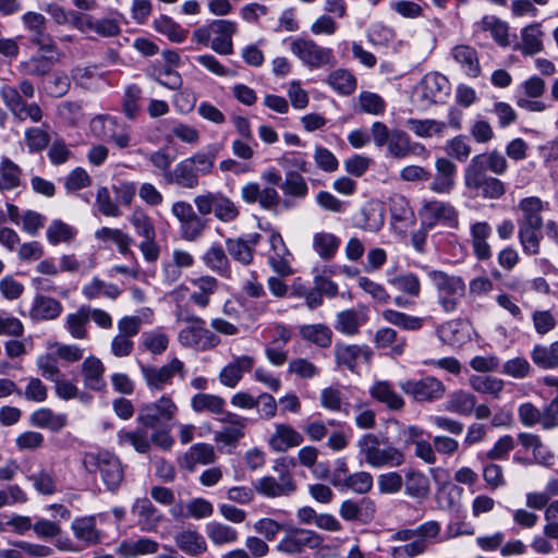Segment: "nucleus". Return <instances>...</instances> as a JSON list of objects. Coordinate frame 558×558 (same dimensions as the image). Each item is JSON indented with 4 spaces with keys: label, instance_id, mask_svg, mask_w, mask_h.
<instances>
[{
    "label": "nucleus",
    "instance_id": "1",
    "mask_svg": "<svg viewBox=\"0 0 558 558\" xmlns=\"http://www.w3.org/2000/svg\"><path fill=\"white\" fill-rule=\"evenodd\" d=\"M0 97L3 105L19 122L29 120L38 123L43 120L44 111L37 102H27L35 97V86L28 78H23L17 86L3 84L0 87Z\"/></svg>",
    "mask_w": 558,
    "mask_h": 558
},
{
    "label": "nucleus",
    "instance_id": "2",
    "mask_svg": "<svg viewBox=\"0 0 558 558\" xmlns=\"http://www.w3.org/2000/svg\"><path fill=\"white\" fill-rule=\"evenodd\" d=\"M215 155L196 153L178 162L171 172L167 173V184L181 189L194 190L199 185V178L211 173Z\"/></svg>",
    "mask_w": 558,
    "mask_h": 558
},
{
    "label": "nucleus",
    "instance_id": "3",
    "mask_svg": "<svg viewBox=\"0 0 558 558\" xmlns=\"http://www.w3.org/2000/svg\"><path fill=\"white\" fill-rule=\"evenodd\" d=\"M356 446L365 463L372 468H399L405 462L403 451L391 445L380 447L379 438L374 434L363 435Z\"/></svg>",
    "mask_w": 558,
    "mask_h": 558
},
{
    "label": "nucleus",
    "instance_id": "4",
    "mask_svg": "<svg viewBox=\"0 0 558 558\" xmlns=\"http://www.w3.org/2000/svg\"><path fill=\"white\" fill-rule=\"evenodd\" d=\"M82 464L90 474L99 471L104 484L111 492L117 490L124 478L120 459L109 451L86 452L82 458Z\"/></svg>",
    "mask_w": 558,
    "mask_h": 558
},
{
    "label": "nucleus",
    "instance_id": "5",
    "mask_svg": "<svg viewBox=\"0 0 558 558\" xmlns=\"http://www.w3.org/2000/svg\"><path fill=\"white\" fill-rule=\"evenodd\" d=\"M290 51L303 65L311 70L332 68L336 57L331 48L323 47L315 40L305 37H290Z\"/></svg>",
    "mask_w": 558,
    "mask_h": 558
},
{
    "label": "nucleus",
    "instance_id": "6",
    "mask_svg": "<svg viewBox=\"0 0 558 558\" xmlns=\"http://www.w3.org/2000/svg\"><path fill=\"white\" fill-rule=\"evenodd\" d=\"M198 214L202 216H214L221 222L230 223L240 217V207L228 195L221 191H205L193 199Z\"/></svg>",
    "mask_w": 558,
    "mask_h": 558
},
{
    "label": "nucleus",
    "instance_id": "7",
    "mask_svg": "<svg viewBox=\"0 0 558 558\" xmlns=\"http://www.w3.org/2000/svg\"><path fill=\"white\" fill-rule=\"evenodd\" d=\"M428 277L437 289L438 304L446 313H453L465 295L466 284L460 276L430 270Z\"/></svg>",
    "mask_w": 558,
    "mask_h": 558
},
{
    "label": "nucleus",
    "instance_id": "8",
    "mask_svg": "<svg viewBox=\"0 0 558 558\" xmlns=\"http://www.w3.org/2000/svg\"><path fill=\"white\" fill-rule=\"evenodd\" d=\"M465 187L476 197L497 201L507 192L506 183L486 171L466 166L463 174Z\"/></svg>",
    "mask_w": 558,
    "mask_h": 558
},
{
    "label": "nucleus",
    "instance_id": "9",
    "mask_svg": "<svg viewBox=\"0 0 558 558\" xmlns=\"http://www.w3.org/2000/svg\"><path fill=\"white\" fill-rule=\"evenodd\" d=\"M274 470L279 473V480L274 476H264L254 483L255 490L268 498L292 495L296 490V484L288 470L286 459H277Z\"/></svg>",
    "mask_w": 558,
    "mask_h": 558
},
{
    "label": "nucleus",
    "instance_id": "10",
    "mask_svg": "<svg viewBox=\"0 0 558 558\" xmlns=\"http://www.w3.org/2000/svg\"><path fill=\"white\" fill-rule=\"evenodd\" d=\"M171 214L179 222V232L183 240L193 242L199 239L207 228V220L194 210L186 201H177L171 206Z\"/></svg>",
    "mask_w": 558,
    "mask_h": 558
},
{
    "label": "nucleus",
    "instance_id": "11",
    "mask_svg": "<svg viewBox=\"0 0 558 558\" xmlns=\"http://www.w3.org/2000/svg\"><path fill=\"white\" fill-rule=\"evenodd\" d=\"M178 407L168 395L158 400L143 404L137 412L136 421L145 428L155 429L172 421L177 415Z\"/></svg>",
    "mask_w": 558,
    "mask_h": 558
},
{
    "label": "nucleus",
    "instance_id": "12",
    "mask_svg": "<svg viewBox=\"0 0 558 558\" xmlns=\"http://www.w3.org/2000/svg\"><path fill=\"white\" fill-rule=\"evenodd\" d=\"M422 229L432 230L437 225L456 228L459 213L449 202L438 199L425 201L418 210Z\"/></svg>",
    "mask_w": 558,
    "mask_h": 558
},
{
    "label": "nucleus",
    "instance_id": "13",
    "mask_svg": "<svg viewBox=\"0 0 558 558\" xmlns=\"http://www.w3.org/2000/svg\"><path fill=\"white\" fill-rule=\"evenodd\" d=\"M399 386L405 395L420 403L439 401L445 397L447 390L445 384L432 375L418 379H407L401 381Z\"/></svg>",
    "mask_w": 558,
    "mask_h": 558
},
{
    "label": "nucleus",
    "instance_id": "14",
    "mask_svg": "<svg viewBox=\"0 0 558 558\" xmlns=\"http://www.w3.org/2000/svg\"><path fill=\"white\" fill-rule=\"evenodd\" d=\"M450 93L449 80L438 72L425 74L416 86V95L422 108L446 102Z\"/></svg>",
    "mask_w": 558,
    "mask_h": 558
},
{
    "label": "nucleus",
    "instance_id": "15",
    "mask_svg": "<svg viewBox=\"0 0 558 558\" xmlns=\"http://www.w3.org/2000/svg\"><path fill=\"white\" fill-rule=\"evenodd\" d=\"M178 341L184 348L201 352L213 350L221 342L220 338L206 327L203 318L182 328L178 333Z\"/></svg>",
    "mask_w": 558,
    "mask_h": 558
},
{
    "label": "nucleus",
    "instance_id": "16",
    "mask_svg": "<svg viewBox=\"0 0 558 558\" xmlns=\"http://www.w3.org/2000/svg\"><path fill=\"white\" fill-rule=\"evenodd\" d=\"M141 373L146 386L151 391H161L166 386L172 385L173 377L179 375L184 378V364L178 357H173L168 364L160 367L140 364Z\"/></svg>",
    "mask_w": 558,
    "mask_h": 558
},
{
    "label": "nucleus",
    "instance_id": "17",
    "mask_svg": "<svg viewBox=\"0 0 558 558\" xmlns=\"http://www.w3.org/2000/svg\"><path fill=\"white\" fill-rule=\"evenodd\" d=\"M323 542L324 537L313 530L293 527L287 531L276 549L284 555H298L305 549L318 548Z\"/></svg>",
    "mask_w": 558,
    "mask_h": 558
},
{
    "label": "nucleus",
    "instance_id": "18",
    "mask_svg": "<svg viewBox=\"0 0 558 558\" xmlns=\"http://www.w3.org/2000/svg\"><path fill=\"white\" fill-rule=\"evenodd\" d=\"M333 355L339 368L356 373L361 361L365 363L371 362L373 352L367 344L337 342L333 348Z\"/></svg>",
    "mask_w": 558,
    "mask_h": 558
},
{
    "label": "nucleus",
    "instance_id": "19",
    "mask_svg": "<svg viewBox=\"0 0 558 558\" xmlns=\"http://www.w3.org/2000/svg\"><path fill=\"white\" fill-rule=\"evenodd\" d=\"M260 240L262 235L257 232L238 238H228L226 240V250L235 262L248 266L254 259V252Z\"/></svg>",
    "mask_w": 558,
    "mask_h": 558
},
{
    "label": "nucleus",
    "instance_id": "20",
    "mask_svg": "<svg viewBox=\"0 0 558 558\" xmlns=\"http://www.w3.org/2000/svg\"><path fill=\"white\" fill-rule=\"evenodd\" d=\"M458 167L447 157H439L435 161V174L429 190L436 194H450L456 186Z\"/></svg>",
    "mask_w": 558,
    "mask_h": 558
},
{
    "label": "nucleus",
    "instance_id": "21",
    "mask_svg": "<svg viewBox=\"0 0 558 558\" xmlns=\"http://www.w3.org/2000/svg\"><path fill=\"white\" fill-rule=\"evenodd\" d=\"M218 421L223 423L225 426L221 430L215 433L214 439L216 442L233 446L244 437V429L247 424L246 417L228 411Z\"/></svg>",
    "mask_w": 558,
    "mask_h": 558
},
{
    "label": "nucleus",
    "instance_id": "22",
    "mask_svg": "<svg viewBox=\"0 0 558 558\" xmlns=\"http://www.w3.org/2000/svg\"><path fill=\"white\" fill-rule=\"evenodd\" d=\"M386 146L388 155L396 159H403L410 155L421 156L426 153L423 144L412 142L410 135L399 129L391 130V136Z\"/></svg>",
    "mask_w": 558,
    "mask_h": 558
},
{
    "label": "nucleus",
    "instance_id": "23",
    "mask_svg": "<svg viewBox=\"0 0 558 558\" xmlns=\"http://www.w3.org/2000/svg\"><path fill=\"white\" fill-rule=\"evenodd\" d=\"M213 39L210 47L219 54L228 56L233 52L232 36L236 33L238 26L233 21L214 20L210 23Z\"/></svg>",
    "mask_w": 558,
    "mask_h": 558
},
{
    "label": "nucleus",
    "instance_id": "24",
    "mask_svg": "<svg viewBox=\"0 0 558 558\" xmlns=\"http://www.w3.org/2000/svg\"><path fill=\"white\" fill-rule=\"evenodd\" d=\"M271 252L268 256V263L280 276H290L293 270L291 267L292 255L287 248L281 234L278 231H272L269 236Z\"/></svg>",
    "mask_w": 558,
    "mask_h": 558
},
{
    "label": "nucleus",
    "instance_id": "25",
    "mask_svg": "<svg viewBox=\"0 0 558 558\" xmlns=\"http://www.w3.org/2000/svg\"><path fill=\"white\" fill-rule=\"evenodd\" d=\"M216 459L217 456L213 445L197 442L191 446L189 450L178 459V464L181 469L193 472L198 464H211Z\"/></svg>",
    "mask_w": 558,
    "mask_h": 558
},
{
    "label": "nucleus",
    "instance_id": "26",
    "mask_svg": "<svg viewBox=\"0 0 558 558\" xmlns=\"http://www.w3.org/2000/svg\"><path fill=\"white\" fill-rule=\"evenodd\" d=\"M375 502L369 498L347 499L339 508V514L344 521H357L367 523L374 518Z\"/></svg>",
    "mask_w": 558,
    "mask_h": 558
},
{
    "label": "nucleus",
    "instance_id": "27",
    "mask_svg": "<svg viewBox=\"0 0 558 558\" xmlns=\"http://www.w3.org/2000/svg\"><path fill=\"white\" fill-rule=\"evenodd\" d=\"M304 438L300 432L289 424H276L268 445L275 452H286L291 448L299 447Z\"/></svg>",
    "mask_w": 558,
    "mask_h": 558
},
{
    "label": "nucleus",
    "instance_id": "28",
    "mask_svg": "<svg viewBox=\"0 0 558 558\" xmlns=\"http://www.w3.org/2000/svg\"><path fill=\"white\" fill-rule=\"evenodd\" d=\"M373 341L377 349H388L391 357L401 356L408 347L407 338L399 335L392 327L378 328L375 331Z\"/></svg>",
    "mask_w": 558,
    "mask_h": 558
},
{
    "label": "nucleus",
    "instance_id": "29",
    "mask_svg": "<svg viewBox=\"0 0 558 558\" xmlns=\"http://www.w3.org/2000/svg\"><path fill=\"white\" fill-rule=\"evenodd\" d=\"M255 359L250 355H241L228 363L219 373L220 383L229 388H234L243 377V373L251 372Z\"/></svg>",
    "mask_w": 558,
    "mask_h": 558
},
{
    "label": "nucleus",
    "instance_id": "30",
    "mask_svg": "<svg viewBox=\"0 0 558 558\" xmlns=\"http://www.w3.org/2000/svg\"><path fill=\"white\" fill-rule=\"evenodd\" d=\"M451 57L469 77L476 78L481 74V64L476 49L470 45H456Z\"/></svg>",
    "mask_w": 558,
    "mask_h": 558
},
{
    "label": "nucleus",
    "instance_id": "31",
    "mask_svg": "<svg viewBox=\"0 0 558 558\" xmlns=\"http://www.w3.org/2000/svg\"><path fill=\"white\" fill-rule=\"evenodd\" d=\"M132 512L137 517V525L144 532H153L162 520V514L148 498L136 499Z\"/></svg>",
    "mask_w": 558,
    "mask_h": 558
},
{
    "label": "nucleus",
    "instance_id": "32",
    "mask_svg": "<svg viewBox=\"0 0 558 558\" xmlns=\"http://www.w3.org/2000/svg\"><path fill=\"white\" fill-rule=\"evenodd\" d=\"M492 234V227L486 221H477L471 226L470 236L473 254L480 260H488L493 256L488 238Z\"/></svg>",
    "mask_w": 558,
    "mask_h": 558
},
{
    "label": "nucleus",
    "instance_id": "33",
    "mask_svg": "<svg viewBox=\"0 0 558 558\" xmlns=\"http://www.w3.org/2000/svg\"><path fill=\"white\" fill-rule=\"evenodd\" d=\"M62 56V52L32 56L29 59L22 61L19 69L26 75L41 77L52 70Z\"/></svg>",
    "mask_w": 558,
    "mask_h": 558
},
{
    "label": "nucleus",
    "instance_id": "34",
    "mask_svg": "<svg viewBox=\"0 0 558 558\" xmlns=\"http://www.w3.org/2000/svg\"><path fill=\"white\" fill-rule=\"evenodd\" d=\"M468 166L490 171L496 175H502L509 169L507 158L497 149L473 156Z\"/></svg>",
    "mask_w": 558,
    "mask_h": 558
},
{
    "label": "nucleus",
    "instance_id": "35",
    "mask_svg": "<svg viewBox=\"0 0 558 558\" xmlns=\"http://www.w3.org/2000/svg\"><path fill=\"white\" fill-rule=\"evenodd\" d=\"M174 543L179 549L189 556L196 557L207 550L205 537L193 529H184L174 535Z\"/></svg>",
    "mask_w": 558,
    "mask_h": 558
},
{
    "label": "nucleus",
    "instance_id": "36",
    "mask_svg": "<svg viewBox=\"0 0 558 558\" xmlns=\"http://www.w3.org/2000/svg\"><path fill=\"white\" fill-rule=\"evenodd\" d=\"M148 428L140 425L134 429H120L117 433V442L120 447H132L138 453H147L150 450Z\"/></svg>",
    "mask_w": 558,
    "mask_h": 558
},
{
    "label": "nucleus",
    "instance_id": "37",
    "mask_svg": "<svg viewBox=\"0 0 558 558\" xmlns=\"http://www.w3.org/2000/svg\"><path fill=\"white\" fill-rule=\"evenodd\" d=\"M381 318L389 325L396 326L404 331H418L428 320V317L414 316L392 308L381 312Z\"/></svg>",
    "mask_w": 558,
    "mask_h": 558
},
{
    "label": "nucleus",
    "instance_id": "38",
    "mask_svg": "<svg viewBox=\"0 0 558 558\" xmlns=\"http://www.w3.org/2000/svg\"><path fill=\"white\" fill-rule=\"evenodd\" d=\"M29 423L35 427L58 433L68 425V416L64 413H54L49 408H40L31 414Z\"/></svg>",
    "mask_w": 558,
    "mask_h": 558
},
{
    "label": "nucleus",
    "instance_id": "39",
    "mask_svg": "<svg viewBox=\"0 0 558 558\" xmlns=\"http://www.w3.org/2000/svg\"><path fill=\"white\" fill-rule=\"evenodd\" d=\"M369 395L376 401L386 404L390 410L400 411L404 408L403 398L393 389L387 380L376 381L369 388Z\"/></svg>",
    "mask_w": 558,
    "mask_h": 558
},
{
    "label": "nucleus",
    "instance_id": "40",
    "mask_svg": "<svg viewBox=\"0 0 558 558\" xmlns=\"http://www.w3.org/2000/svg\"><path fill=\"white\" fill-rule=\"evenodd\" d=\"M105 366L96 356H89L82 363V375L86 388L100 391L106 387L104 379Z\"/></svg>",
    "mask_w": 558,
    "mask_h": 558
},
{
    "label": "nucleus",
    "instance_id": "41",
    "mask_svg": "<svg viewBox=\"0 0 558 558\" xmlns=\"http://www.w3.org/2000/svg\"><path fill=\"white\" fill-rule=\"evenodd\" d=\"M159 544L148 537H140L137 539H126L119 544L117 554L125 558H136L142 555L156 554Z\"/></svg>",
    "mask_w": 558,
    "mask_h": 558
},
{
    "label": "nucleus",
    "instance_id": "42",
    "mask_svg": "<svg viewBox=\"0 0 558 558\" xmlns=\"http://www.w3.org/2000/svg\"><path fill=\"white\" fill-rule=\"evenodd\" d=\"M476 402L477 398L474 393L459 389L449 395L445 408L448 412L461 416H471L475 410Z\"/></svg>",
    "mask_w": 558,
    "mask_h": 558
},
{
    "label": "nucleus",
    "instance_id": "43",
    "mask_svg": "<svg viewBox=\"0 0 558 558\" xmlns=\"http://www.w3.org/2000/svg\"><path fill=\"white\" fill-rule=\"evenodd\" d=\"M518 208L522 214L518 225L543 226L544 203L539 197H524L519 202Z\"/></svg>",
    "mask_w": 558,
    "mask_h": 558
},
{
    "label": "nucleus",
    "instance_id": "44",
    "mask_svg": "<svg viewBox=\"0 0 558 558\" xmlns=\"http://www.w3.org/2000/svg\"><path fill=\"white\" fill-rule=\"evenodd\" d=\"M75 538L84 546H92L100 542V533L96 527L94 517L77 518L72 522Z\"/></svg>",
    "mask_w": 558,
    "mask_h": 558
},
{
    "label": "nucleus",
    "instance_id": "45",
    "mask_svg": "<svg viewBox=\"0 0 558 558\" xmlns=\"http://www.w3.org/2000/svg\"><path fill=\"white\" fill-rule=\"evenodd\" d=\"M366 318L362 312L350 308L337 314L335 329L345 336H355L365 324Z\"/></svg>",
    "mask_w": 558,
    "mask_h": 558
},
{
    "label": "nucleus",
    "instance_id": "46",
    "mask_svg": "<svg viewBox=\"0 0 558 558\" xmlns=\"http://www.w3.org/2000/svg\"><path fill=\"white\" fill-rule=\"evenodd\" d=\"M531 360L543 369L558 368V340L550 344H535L531 351Z\"/></svg>",
    "mask_w": 558,
    "mask_h": 558
},
{
    "label": "nucleus",
    "instance_id": "47",
    "mask_svg": "<svg viewBox=\"0 0 558 558\" xmlns=\"http://www.w3.org/2000/svg\"><path fill=\"white\" fill-rule=\"evenodd\" d=\"M385 222L380 206L367 204L363 206L356 216V227L368 232L378 231Z\"/></svg>",
    "mask_w": 558,
    "mask_h": 558
},
{
    "label": "nucleus",
    "instance_id": "48",
    "mask_svg": "<svg viewBox=\"0 0 558 558\" xmlns=\"http://www.w3.org/2000/svg\"><path fill=\"white\" fill-rule=\"evenodd\" d=\"M62 304L52 298L37 295L31 308V317L38 320H50L57 318L62 312Z\"/></svg>",
    "mask_w": 558,
    "mask_h": 558
},
{
    "label": "nucleus",
    "instance_id": "49",
    "mask_svg": "<svg viewBox=\"0 0 558 558\" xmlns=\"http://www.w3.org/2000/svg\"><path fill=\"white\" fill-rule=\"evenodd\" d=\"M95 238L101 242H112L116 244L119 253L124 256L133 254L130 247L134 240L121 229L102 227L95 232Z\"/></svg>",
    "mask_w": 558,
    "mask_h": 558
},
{
    "label": "nucleus",
    "instance_id": "50",
    "mask_svg": "<svg viewBox=\"0 0 558 558\" xmlns=\"http://www.w3.org/2000/svg\"><path fill=\"white\" fill-rule=\"evenodd\" d=\"M340 244V239L331 232L320 231L313 235V250L324 260L332 259L336 256Z\"/></svg>",
    "mask_w": 558,
    "mask_h": 558
},
{
    "label": "nucleus",
    "instance_id": "51",
    "mask_svg": "<svg viewBox=\"0 0 558 558\" xmlns=\"http://www.w3.org/2000/svg\"><path fill=\"white\" fill-rule=\"evenodd\" d=\"M404 492L412 498H425L429 493V480L420 470L409 469L403 480Z\"/></svg>",
    "mask_w": 558,
    "mask_h": 558
},
{
    "label": "nucleus",
    "instance_id": "52",
    "mask_svg": "<svg viewBox=\"0 0 558 558\" xmlns=\"http://www.w3.org/2000/svg\"><path fill=\"white\" fill-rule=\"evenodd\" d=\"M22 168L9 157H2L0 161V191H12L22 184Z\"/></svg>",
    "mask_w": 558,
    "mask_h": 558
},
{
    "label": "nucleus",
    "instance_id": "53",
    "mask_svg": "<svg viewBox=\"0 0 558 558\" xmlns=\"http://www.w3.org/2000/svg\"><path fill=\"white\" fill-rule=\"evenodd\" d=\"M543 32L541 24L533 23L521 31V44L519 50L526 56H533L543 50Z\"/></svg>",
    "mask_w": 558,
    "mask_h": 558
},
{
    "label": "nucleus",
    "instance_id": "54",
    "mask_svg": "<svg viewBox=\"0 0 558 558\" xmlns=\"http://www.w3.org/2000/svg\"><path fill=\"white\" fill-rule=\"evenodd\" d=\"M226 401L223 398L210 393H196L191 399V408L194 412H208L216 415H223Z\"/></svg>",
    "mask_w": 558,
    "mask_h": 558
},
{
    "label": "nucleus",
    "instance_id": "55",
    "mask_svg": "<svg viewBox=\"0 0 558 558\" xmlns=\"http://www.w3.org/2000/svg\"><path fill=\"white\" fill-rule=\"evenodd\" d=\"M154 29L166 36L170 41L181 44L187 37V29H184L179 23L168 15H160L154 20Z\"/></svg>",
    "mask_w": 558,
    "mask_h": 558
},
{
    "label": "nucleus",
    "instance_id": "56",
    "mask_svg": "<svg viewBox=\"0 0 558 558\" xmlns=\"http://www.w3.org/2000/svg\"><path fill=\"white\" fill-rule=\"evenodd\" d=\"M477 31L489 32L494 40L502 47L509 45L508 24L494 15H485L475 24Z\"/></svg>",
    "mask_w": 558,
    "mask_h": 558
},
{
    "label": "nucleus",
    "instance_id": "57",
    "mask_svg": "<svg viewBox=\"0 0 558 558\" xmlns=\"http://www.w3.org/2000/svg\"><path fill=\"white\" fill-rule=\"evenodd\" d=\"M280 190L286 196L303 199L308 194V185L302 173L295 170H287Z\"/></svg>",
    "mask_w": 558,
    "mask_h": 558
},
{
    "label": "nucleus",
    "instance_id": "58",
    "mask_svg": "<svg viewBox=\"0 0 558 558\" xmlns=\"http://www.w3.org/2000/svg\"><path fill=\"white\" fill-rule=\"evenodd\" d=\"M88 306L82 305L76 312L66 315L65 329L74 339H86L88 336Z\"/></svg>",
    "mask_w": 558,
    "mask_h": 558
},
{
    "label": "nucleus",
    "instance_id": "59",
    "mask_svg": "<svg viewBox=\"0 0 558 558\" xmlns=\"http://www.w3.org/2000/svg\"><path fill=\"white\" fill-rule=\"evenodd\" d=\"M203 260L205 265L213 271L221 275L229 276L230 274V262L219 243H214L204 254Z\"/></svg>",
    "mask_w": 558,
    "mask_h": 558
},
{
    "label": "nucleus",
    "instance_id": "60",
    "mask_svg": "<svg viewBox=\"0 0 558 558\" xmlns=\"http://www.w3.org/2000/svg\"><path fill=\"white\" fill-rule=\"evenodd\" d=\"M193 284L197 290L191 293L190 300L198 307H207L210 302V295L218 288V281L214 277L204 276L193 280Z\"/></svg>",
    "mask_w": 558,
    "mask_h": 558
},
{
    "label": "nucleus",
    "instance_id": "61",
    "mask_svg": "<svg viewBox=\"0 0 558 558\" xmlns=\"http://www.w3.org/2000/svg\"><path fill=\"white\" fill-rule=\"evenodd\" d=\"M471 388L483 395H490L495 399L500 398L505 388V381L501 378L488 375H473L469 379Z\"/></svg>",
    "mask_w": 558,
    "mask_h": 558
},
{
    "label": "nucleus",
    "instance_id": "62",
    "mask_svg": "<svg viewBox=\"0 0 558 558\" xmlns=\"http://www.w3.org/2000/svg\"><path fill=\"white\" fill-rule=\"evenodd\" d=\"M128 220L140 238L157 236L154 221L144 208L135 207L129 215Z\"/></svg>",
    "mask_w": 558,
    "mask_h": 558
},
{
    "label": "nucleus",
    "instance_id": "63",
    "mask_svg": "<svg viewBox=\"0 0 558 558\" xmlns=\"http://www.w3.org/2000/svg\"><path fill=\"white\" fill-rule=\"evenodd\" d=\"M26 478L32 482L35 490L44 496H51L58 492L57 480L52 471L40 469L39 471L28 474Z\"/></svg>",
    "mask_w": 558,
    "mask_h": 558
},
{
    "label": "nucleus",
    "instance_id": "64",
    "mask_svg": "<svg viewBox=\"0 0 558 558\" xmlns=\"http://www.w3.org/2000/svg\"><path fill=\"white\" fill-rule=\"evenodd\" d=\"M77 234V230L60 219L52 220L46 231V236L51 245L70 243Z\"/></svg>",
    "mask_w": 558,
    "mask_h": 558
}]
</instances>
